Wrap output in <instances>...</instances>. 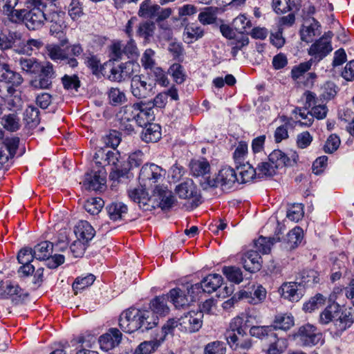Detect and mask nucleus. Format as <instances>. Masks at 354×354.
Listing matches in <instances>:
<instances>
[{
    "mask_svg": "<svg viewBox=\"0 0 354 354\" xmlns=\"http://www.w3.org/2000/svg\"><path fill=\"white\" fill-rule=\"evenodd\" d=\"M300 281H298L301 286H311L319 282V274L314 270H304L299 273Z\"/></svg>",
    "mask_w": 354,
    "mask_h": 354,
    "instance_id": "nucleus-49",
    "label": "nucleus"
},
{
    "mask_svg": "<svg viewBox=\"0 0 354 354\" xmlns=\"http://www.w3.org/2000/svg\"><path fill=\"white\" fill-rule=\"evenodd\" d=\"M19 3V0H0V12L13 24L21 13V9L16 8Z\"/></svg>",
    "mask_w": 354,
    "mask_h": 354,
    "instance_id": "nucleus-21",
    "label": "nucleus"
},
{
    "mask_svg": "<svg viewBox=\"0 0 354 354\" xmlns=\"http://www.w3.org/2000/svg\"><path fill=\"white\" fill-rule=\"evenodd\" d=\"M104 206V201L101 198H91L87 200L84 207L91 214H97Z\"/></svg>",
    "mask_w": 354,
    "mask_h": 354,
    "instance_id": "nucleus-53",
    "label": "nucleus"
},
{
    "mask_svg": "<svg viewBox=\"0 0 354 354\" xmlns=\"http://www.w3.org/2000/svg\"><path fill=\"white\" fill-rule=\"evenodd\" d=\"M318 28L317 23L308 26H304L300 31L301 39L307 43L311 42L316 35V30Z\"/></svg>",
    "mask_w": 354,
    "mask_h": 354,
    "instance_id": "nucleus-62",
    "label": "nucleus"
},
{
    "mask_svg": "<svg viewBox=\"0 0 354 354\" xmlns=\"http://www.w3.org/2000/svg\"><path fill=\"white\" fill-rule=\"evenodd\" d=\"M7 91L10 96L6 100V105L10 111H17L22 107V100L19 95L15 94V88L12 86H8Z\"/></svg>",
    "mask_w": 354,
    "mask_h": 354,
    "instance_id": "nucleus-46",
    "label": "nucleus"
},
{
    "mask_svg": "<svg viewBox=\"0 0 354 354\" xmlns=\"http://www.w3.org/2000/svg\"><path fill=\"white\" fill-rule=\"evenodd\" d=\"M106 209L110 219L114 221L122 220L128 211L127 206L122 202H113L106 206Z\"/></svg>",
    "mask_w": 354,
    "mask_h": 354,
    "instance_id": "nucleus-28",
    "label": "nucleus"
},
{
    "mask_svg": "<svg viewBox=\"0 0 354 354\" xmlns=\"http://www.w3.org/2000/svg\"><path fill=\"white\" fill-rule=\"evenodd\" d=\"M24 120L29 128H35L40 122L38 109L33 106H28L24 111Z\"/></svg>",
    "mask_w": 354,
    "mask_h": 354,
    "instance_id": "nucleus-43",
    "label": "nucleus"
},
{
    "mask_svg": "<svg viewBox=\"0 0 354 354\" xmlns=\"http://www.w3.org/2000/svg\"><path fill=\"white\" fill-rule=\"evenodd\" d=\"M183 35L186 41L192 43L193 40H197L204 35V30L198 25L191 24L185 26Z\"/></svg>",
    "mask_w": 354,
    "mask_h": 354,
    "instance_id": "nucleus-44",
    "label": "nucleus"
},
{
    "mask_svg": "<svg viewBox=\"0 0 354 354\" xmlns=\"http://www.w3.org/2000/svg\"><path fill=\"white\" fill-rule=\"evenodd\" d=\"M169 73L177 84H182L185 80L183 67L180 64H172L169 69Z\"/></svg>",
    "mask_w": 354,
    "mask_h": 354,
    "instance_id": "nucleus-64",
    "label": "nucleus"
},
{
    "mask_svg": "<svg viewBox=\"0 0 354 354\" xmlns=\"http://www.w3.org/2000/svg\"><path fill=\"white\" fill-rule=\"evenodd\" d=\"M340 313V306L337 303H333L326 307L319 315V323L328 324L330 322L337 319Z\"/></svg>",
    "mask_w": 354,
    "mask_h": 354,
    "instance_id": "nucleus-35",
    "label": "nucleus"
},
{
    "mask_svg": "<svg viewBox=\"0 0 354 354\" xmlns=\"http://www.w3.org/2000/svg\"><path fill=\"white\" fill-rule=\"evenodd\" d=\"M28 294L18 285L6 282L5 286L0 287V299H11L16 304L24 301Z\"/></svg>",
    "mask_w": 354,
    "mask_h": 354,
    "instance_id": "nucleus-17",
    "label": "nucleus"
},
{
    "mask_svg": "<svg viewBox=\"0 0 354 354\" xmlns=\"http://www.w3.org/2000/svg\"><path fill=\"white\" fill-rule=\"evenodd\" d=\"M238 180L235 171L230 167H224L215 178L208 180V185L210 187L221 186L223 189H230Z\"/></svg>",
    "mask_w": 354,
    "mask_h": 354,
    "instance_id": "nucleus-13",
    "label": "nucleus"
},
{
    "mask_svg": "<svg viewBox=\"0 0 354 354\" xmlns=\"http://www.w3.org/2000/svg\"><path fill=\"white\" fill-rule=\"evenodd\" d=\"M1 80L11 84L12 86H19L24 81L22 76L19 73L11 70L8 64L1 65Z\"/></svg>",
    "mask_w": 354,
    "mask_h": 354,
    "instance_id": "nucleus-29",
    "label": "nucleus"
},
{
    "mask_svg": "<svg viewBox=\"0 0 354 354\" xmlns=\"http://www.w3.org/2000/svg\"><path fill=\"white\" fill-rule=\"evenodd\" d=\"M109 103L113 106L124 103L126 100L124 93L118 88H111L108 93Z\"/></svg>",
    "mask_w": 354,
    "mask_h": 354,
    "instance_id": "nucleus-57",
    "label": "nucleus"
},
{
    "mask_svg": "<svg viewBox=\"0 0 354 354\" xmlns=\"http://www.w3.org/2000/svg\"><path fill=\"white\" fill-rule=\"evenodd\" d=\"M232 26L241 35H248L252 23L245 15H239L233 20Z\"/></svg>",
    "mask_w": 354,
    "mask_h": 354,
    "instance_id": "nucleus-48",
    "label": "nucleus"
},
{
    "mask_svg": "<svg viewBox=\"0 0 354 354\" xmlns=\"http://www.w3.org/2000/svg\"><path fill=\"white\" fill-rule=\"evenodd\" d=\"M153 197L157 201V205L162 209H169L176 202V198L171 191L163 185H156Z\"/></svg>",
    "mask_w": 354,
    "mask_h": 354,
    "instance_id": "nucleus-16",
    "label": "nucleus"
},
{
    "mask_svg": "<svg viewBox=\"0 0 354 354\" xmlns=\"http://www.w3.org/2000/svg\"><path fill=\"white\" fill-rule=\"evenodd\" d=\"M324 303V297L320 294H317L315 297H312L308 302L304 304L303 309L306 312L310 313L322 306Z\"/></svg>",
    "mask_w": 354,
    "mask_h": 354,
    "instance_id": "nucleus-63",
    "label": "nucleus"
},
{
    "mask_svg": "<svg viewBox=\"0 0 354 354\" xmlns=\"http://www.w3.org/2000/svg\"><path fill=\"white\" fill-rule=\"evenodd\" d=\"M129 196L145 211L151 210V208L154 207L153 205L150 204L151 199L149 197V194L142 187L129 190Z\"/></svg>",
    "mask_w": 354,
    "mask_h": 354,
    "instance_id": "nucleus-23",
    "label": "nucleus"
},
{
    "mask_svg": "<svg viewBox=\"0 0 354 354\" xmlns=\"http://www.w3.org/2000/svg\"><path fill=\"white\" fill-rule=\"evenodd\" d=\"M108 165L113 166L110 173V178L112 180H118L126 176L129 171L128 167L125 166L121 160L120 153L118 151L113 149L105 153V160Z\"/></svg>",
    "mask_w": 354,
    "mask_h": 354,
    "instance_id": "nucleus-11",
    "label": "nucleus"
},
{
    "mask_svg": "<svg viewBox=\"0 0 354 354\" xmlns=\"http://www.w3.org/2000/svg\"><path fill=\"white\" fill-rule=\"evenodd\" d=\"M160 346L158 340L142 342L136 349L135 354H151Z\"/></svg>",
    "mask_w": 354,
    "mask_h": 354,
    "instance_id": "nucleus-61",
    "label": "nucleus"
},
{
    "mask_svg": "<svg viewBox=\"0 0 354 354\" xmlns=\"http://www.w3.org/2000/svg\"><path fill=\"white\" fill-rule=\"evenodd\" d=\"M74 232L78 239L86 242L91 241L95 233L93 227L86 221H79L75 227Z\"/></svg>",
    "mask_w": 354,
    "mask_h": 354,
    "instance_id": "nucleus-31",
    "label": "nucleus"
},
{
    "mask_svg": "<svg viewBox=\"0 0 354 354\" xmlns=\"http://www.w3.org/2000/svg\"><path fill=\"white\" fill-rule=\"evenodd\" d=\"M294 339L302 346L312 347L322 339V333L312 324L300 326L293 335Z\"/></svg>",
    "mask_w": 354,
    "mask_h": 354,
    "instance_id": "nucleus-4",
    "label": "nucleus"
},
{
    "mask_svg": "<svg viewBox=\"0 0 354 354\" xmlns=\"http://www.w3.org/2000/svg\"><path fill=\"white\" fill-rule=\"evenodd\" d=\"M203 317L202 312L189 311L178 318L179 329L189 333L197 332L202 327Z\"/></svg>",
    "mask_w": 354,
    "mask_h": 354,
    "instance_id": "nucleus-9",
    "label": "nucleus"
},
{
    "mask_svg": "<svg viewBox=\"0 0 354 354\" xmlns=\"http://www.w3.org/2000/svg\"><path fill=\"white\" fill-rule=\"evenodd\" d=\"M266 297V290L262 286H258L254 292L243 290L239 292V299H245L251 304H258L261 303Z\"/></svg>",
    "mask_w": 354,
    "mask_h": 354,
    "instance_id": "nucleus-27",
    "label": "nucleus"
},
{
    "mask_svg": "<svg viewBox=\"0 0 354 354\" xmlns=\"http://www.w3.org/2000/svg\"><path fill=\"white\" fill-rule=\"evenodd\" d=\"M35 258L39 261L48 259L53 251V244L50 241H42L32 249Z\"/></svg>",
    "mask_w": 354,
    "mask_h": 354,
    "instance_id": "nucleus-36",
    "label": "nucleus"
},
{
    "mask_svg": "<svg viewBox=\"0 0 354 354\" xmlns=\"http://www.w3.org/2000/svg\"><path fill=\"white\" fill-rule=\"evenodd\" d=\"M191 286H187L186 290H183L180 288H174L169 291V297L171 301L174 304L176 308H184L188 306L190 301H194L197 293H188V289Z\"/></svg>",
    "mask_w": 354,
    "mask_h": 354,
    "instance_id": "nucleus-19",
    "label": "nucleus"
},
{
    "mask_svg": "<svg viewBox=\"0 0 354 354\" xmlns=\"http://www.w3.org/2000/svg\"><path fill=\"white\" fill-rule=\"evenodd\" d=\"M274 330L281 329L288 330L295 324L294 317L290 313H279L277 315L274 320Z\"/></svg>",
    "mask_w": 354,
    "mask_h": 354,
    "instance_id": "nucleus-38",
    "label": "nucleus"
},
{
    "mask_svg": "<svg viewBox=\"0 0 354 354\" xmlns=\"http://www.w3.org/2000/svg\"><path fill=\"white\" fill-rule=\"evenodd\" d=\"M158 324V318L147 310L129 308L120 316L119 326L125 333H131L138 330L147 331Z\"/></svg>",
    "mask_w": 354,
    "mask_h": 354,
    "instance_id": "nucleus-1",
    "label": "nucleus"
},
{
    "mask_svg": "<svg viewBox=\"0 0 354 354\" xmlns=\"http://www.w3.org/2000/svg\"><path fill=\"white\" fill-rule=\"evenodd\" d=\"M142 140L146 142H156L161 138L160 126L151 122L144 128L141 133Z\"/></svg>",
    "mask_w": 354,
    "mask_h": 354,
    "instance_id": "nucleus-32",
    "label": "nucleus"
},
{
    "mask_svg": "<svg viewBox=\"0 0 354 354\" xmlns=\"http://www.w3.org/2000/svg\"><path fill=\"white\" fill-rule=\"evenodd\" d=\"M3 127L10 131H16L20 127L19 118L15 113L6 115L2 118Z\"/></svg>",
    "mask_w": 354,
    "mask_h": 354,
    "instance_id": "nucleus-52",
    "label": "nucleus"
},
{
    "mask_svg": "<svg viewBox=\"0 0 354 354\" xmlns=\"http://www.w3.org/2000/svg\"><path fill=\"white\" fill-rule=\"evenodd\" d=\"M166 171L161 167L154 164H145L139 174V183L142 187H149L158 183L165 176Z\"/></svg>",
    "mask_w": 354,
    "mask_h": 354,
    "instance_id": "nucleus-6",
    "label": "nucleus"
},
{
    "mask_svg": "<svg viewBox=\"0 0 354 354\" xmlns=\"http://www.w3.org/2000/svg\"><path fill=\"white\" fill-rule=\"evenodd\" d=\"M280 241L281 239L279 236H277V238H267L261 236L254 241V248L256 249L255 251H257L259 254H268L270 252L271 246L275 242Z\"/></svg>",
    "mask_w": 354,
    "mask_h": 354,
    "instance_id": "nucleus-41",
    "label": "nucleus"
},
{
    "mask_svg": "<svg viewBox=\"0 0 354 354\" xmlns=\"http://www.w3.org/2000/svg\"><path fill=\"white\" fill-rule=\"evenodd\" d=\"M250 333L252 336L261 339L276 337L272 326H253L250 329Z\"/></svg>",
    "mask_w": 354,
    "mask_h": 354,
    "instance_id": "nucleus-40",
    "label": "nucleus"
},
{
    "mask_svg": "<svg viewBox=\"0 0 354 354\" xmlns=\"http://www.w3.org/2000/svg\"><path fill=\"white\" fill-rule=\"evenodd\" d=\"M86 65L92 70L93 74L98 75L100 73L106 76L108 68L111 66V62H106L104 65H101L100 61L95 56L88 57Z\"/></svg>",
    "mask_w": 354,
    "mask_h": 354,
    "instance_id": "nucleus-45",
    "label": "nucleus"
},
{
    "mask_svg": "<svg viewBox=\"0 0 354 354\" xmlns=\"http://www.w3.org/2000/svg\"><path fill=\"white\" fill-rule=\"evenodd\" d=\"M279 291L281 296L290 301H298L302 297V288L298 282L283 283Z\"/></svg>",
    "mask_w": 354,
    "mask_h": 354,
    "instance_id": "nucleus-24",
    "label": "nucleus"
},
{
    "mask_svg": "<svg viewBox=\"0 0 354 354\" xmlns=\"http://www.w3.org/2000/svg\"><path fill=\"white\" fill-rule=\"evenodd\" d=\"M25 7L15 24L23 23L29 30H40L48 20L46 3L43 0H26Z\"/></svg>",
    "mask_w": 354,
    "mask_h": 354,
    "instance_id": "nucleus-2",
    "label": "nucleus"
},
{
    "mask_svg": "<svg viewBox=\"0 0 354 354\" xmlns=\"http://www.w3.org/2000/svg\"><path fill=\"white\" fill-rule=\"evenodd\" d=\"M131 92L137 99H145L156 93V82L145 75H136L131 81Z\"/></svg>",
    "mask_w": 354,
    "mask_h": 354,
    "instance_id": "nucleus-3",
    "label": "nucleus"
},
{
    "mask_svg": "<svg viewBox=\"0 0 354 354\" xmlns=\"http://www.w3.org/2000/svg\"><path fill=\"white\" fill-rule=\"evenodd\" d=\"M158 5L153 3L150 0H146L140 4L138 14L145 19H153L158 15Z\"/></svg>",
    "mask_w": 354,
    "mask_h": 354,
    "instance_id": "nucleus-39",
    "label": "nucleus"
},
{
    "mask_svg": "<svg viewBox=\"0 0 354 354\" xmlns=\"http://www.w3.org/2000/svg\"><path fill=\"white\" fill-rule=\"evenodd\" d=\"M169 297L165 295L156 297L150 303L149 311L153 313V315L157 316H165L168 314L169 308L167 306V299Z\"/></svg>",
    "mask_w": 354,
    "mask_h": 354,
    "instance_id": "nucleus-30",
    "label": "nucleus"
},
{
    "mask_svg": "<svg viewBox=\"0 0 354 354\" xmlns=\"http://www.w3.org/2000/svg\"><path fill=\"white\" fill-rule=\"evenodd\" d=\"M121 339V332L118 328H112L109 330V332L100 337L99 342L103 350L109 351L118 346Z\"/></svg>",
    "mask_w": 354,
    "mask_h": 354,
    "instance_id": "nucleus-22",
    "label": "nucleus"
},
{
    "mask_svg": "<svg viewBox=\"0 0 354 354\" xmlns=\"http://www.w3.org/2000/svg\"><path fill=\"white\" fill-rule=\"evenodd\" d=\"M354 322V310L352 308L344 310L335 320V325L339 331H344Z\"/></svg>",
    "mask_w": 354,
    "mask_h": 354,
    "instance_id": "nucleus-37",
    "label": "nucleus"
},
{
    "mask_svg": "<svg viewBox=\"0 0 354 354\" xmlns=\"http://www.w3.org/2000/svg\"><path fill=\"white\" fill-rule=\"evenodd\" d=\"M139 68V65L133 62H127L120 64V70L123 75L124 80L127 79L132 80L133 76H136V72Z\"/></svg>",
    "mask_w": 354,
    "mask_h": 354,
    "instance_id": "nucleus-54",
    "label": "nucleus"
},
{
    "mask_svg": "<svg viewBox=\"0 0 354 354\" xmlns=\"http://www.w3.org/2000/svg\"><path fill=\"white\" fill-rule=\"evenodd\" d=\"M223 278L218 274H209L199 283L191 286L188 289V293H198L202 290L204 292L212 293L221 287Z\"/></svg>",
    "mask_w": 354,
    "mask_h": 354,
    "instance_id": "nucleus-12",
    "label": "nucleus"
},
{
    "mask_svg": "<svg viewBox=\"0 0 354 354\" xmlns=\"http://www.w3.org/2000/svg\"><path fill=\"white\" fill-rule=\"evenodd\" d=\"M270 344L267 349L268 354H281L285 351L288 347V340L286 338L278 337H269L268 339Z\"/></svg>",
    "mask_w": 354,
    "mask_h": 354,
    "instance_id": "nucleus-42",
    "label": "nucleus"
},
{
    "mask_svg": "<svg viewBox=\"0 0 354 354\" xmlns=\"http://www.w3.org/2000/svg\"><path fill=\"white\" fill-rule=\"evenodd\" d=\"M240 169L239 174L241 178V183H245L252 180L257 175V169H254L250 164L243 165L238 167Z\"/></svg>",
    "mask_w": 354,
    "mask_h": 354,
    "instance_id": "nucleus-60",
    "label": "nucleus"
},
{
    "mask_svg": "<svg viewBox=\"0 0 354 354\" xmlns=\"http://www.w3.org/2000/svg\"><path fill=\"white\" fill-rule=\"evenodd\" d=\"M299 158L296 151H290L285 153L281 150H274L268 156L269 161L277 169L283 167L292 166Z\"/></svg>",
    "mask_w": 354,
    "mask_h": 354,
    "instance_id": "nucleus-14",
    "label": "nucleus"
},
{
    "mask_svg": "<svg viewBox=\"0 0 354 354\" xmlns=\"http://www.w3.org/2000/svg\"><path fill=\"white\" fill-rule=\"evenodd\" d=\"M243 319L236 317L232 319L230 324V330L225 333V338L228 344L234 350L237 349V344L241 337H244L245 332L242 327Z\"/></svg>",
    "mask_w": 354,
    "mask_h": 354,
    "instance_id": "nucleus-15",
    "label": "nucleus"
},
{
    "mask_svg": "<svg viewBox=\"0 0 354 354\" xmlns=\"http://www.w3.org/2000/svg\"><path fill=\"white\" fill-rule=\"evenodd\" d=\"M198 19L203 25H211L216 22V8L212 7L205 8L198 16Z\"/></svg>",
    "mask_w": 354,
    "mask_h": 354,
    "instance_id": "nucleus-47",
    "label": "nucleus"
},
{
    "mask_svg": "<svg viewBox=\"0 0 354 354\" xmlns=\"http://www.w3.org/2000/svg\"><path fill=\"white\" fill-rule=\"evenodd\" d=\"M226 346L224 342L214 341L205 346L203 354H225Z\"/></svg>",
    "mask_w": 354,
    "mask_h": 354,
    "instance_id": "nucleus-56",
    "label": "nucleus"
},
{
    "mask_svg": "<svg viewBox=\"0 0 354 354\" xmlns=\"http://www.w3.org/2000/svg\"><path fill=\"white\" fill-rule=\"evenodd\" d=\"M48 56L53 61H65L66 64L71 68H75L78 66L76 58L68 57L65 49H62L57 45H49L46 47Z\"/></svg>",
    "mask_w": 354,
    "mask_h": 354,
    "instance_id": "nucleus-20",
    "label": "nucleus"
},
{
    "mask_svg": "<svg viewBox=\"0 0 354 354\" xmlns=\"http://www.w3.org/2000/svg\"><path fill=\"white\" fill-rule=\"evenodd\" d=\"M156 29L155 24L152 21H145L139 24L137 34L145 39L153 36Z\"/></svg>",
    "mask_w": 354,
    "mask_h": 354,
    "instance_id": "nucleus-58",
    "label": "nucleus"
},
{
    "mask_svg": "<svg viewBox=\"0 0 354 354\" xmlns=\"http://www.w3.org/2000/svg\"><path fill=\"white\" fill-rule=\"evenodd\" d=\"M68 14L73 20H77L84 15L83 1L71 0L68 7Z\"/></svg>",
    "mask_w": 354,
    "mask_h": 354,
    "instance_id": "nucleus-51",
    "label": "nucleus"
},
{
    "mask_svg": "<svg viewBox=\"0 0 354 354\" xmlns=\"http://www.w3.org/2000/svg\"><path fill=\"white\" fill-rule=\"evenodd\" d=\"M303 239V230L300 227H295L290 230L283 239V247L287 250H292L301 243Z\"/></svg>",
    "mask_w": 354,
    "mask_h": 354,
    "instance_id": "nucleus-33",
    "label": "nucleus"
},
{
    "mask_svg": "<svg viewBox=\"0 0 354 354\" xmlns=\"http://www.w3.org/2000/svg\"><path fill=\"white\" fill-rule=\"evenodd\" d=\"M143 105L145 104L141 101L133 105H127L120 108L116 114V118L119 121L121 130L126 131L127 133L133 131L136 111Z\"/></svg>",
    "mask_w": 354,
    "mask_h": 354,
    "instance_id": "nucleus-5",
    "label": "nucleus"
},
{
    "mask_svg": "<svg viewBox=\"0 0 354 354\" xmlns=\"http://www.w3.org/2000/svg\"><path fill=\"white\" fill-rule=\"evenodd\" d=\"M176 192L180 198L190 200V207L196 208L201 203V196L192 179H187L176 187Z\"/></svg>",
    "mask_w": 354,
    "mask_h": 354,
    "instance_id": "nucleus-7",
    "label": "nucleus"
},
{
    "mask_svg": "<svg viewBox=\"0 0 354 354\" xmlns=\"http://www.w3.org/2000/svg\"><path fill=\"white\" fill-rule=\"evenodd\" d=\"M333 33L331 31L326 32L321 38L313 44L309 50L308 54L314 57L315 59L319 62L326 57L332 50L331 39Z\"/></svg>",
    "mask_w": 354,
    "mask_h": 354,
    "instance_id": "nucleus-8",
    "label": "nucleus"
},
{
    "mask_svg": "<svg viewBox=\"0 0 354 354\" xmlns=\"http://www.w3.org/2000/svg\"><path fill=\"white\" fill-rule=\"evenodd\" d=\"M95 280V277L92 274H89L84 277H77L73 283V289L75 294L77 295L79 290H82L91 286Z\"/></svg>",
    "mask_w": 354,
    "mask_h": 354,
    "instance_id": "nucleus-50",
    "label": "nucleus"
},
{
    "mask_svg": "<svg viewBox=\"0 0 354 354\" xmlns=\"http://www.w3.org/2000/svg\"><path fill=\"white\" fill-rule=\"evenodd\" d=\"M106 175L104 169L88 173L85 176L83 185L86 189L100 191L106 183Z\"/></svg>",
    "mask_w": 354,
    "mask_h": 354,
    "instance_id": "nucleus-18",
    "label": "nucleus"
},
{
    "mask_svg": "<svg viewBox=\"0 0 354 354\" xmlns=\"http://www.w3.org/2000/svg\"><path fill=\"white\" fill-rule=\"evenodd\" d=\"M38 75L30 82V86L35 89H49L55 77L53 65L47 62L41 67Z\"/></svg>",
    "mask_w": 354,
    "mask_h": 354,
    "instance_id": "nucleus-10",
    "label": "nucleus"
},
{
    "mask_svg": "<svg viewBox=\"0 0 354 354\" xmlns=\"http://www.w3.org/2000/svg\"><path fill=\"white\" fill-rule=\"evenodd\" d=\"M145 104L140 107L136 111L135 123L139 127L145 128L155 119L154 111L148 105L146 104L145 102L142 101Z\"/></svg>",
    "mask_w": 354,
    "mask_h": 354,
    "instance_id": "nucleus-26",
    "label": "nucleus"
},
{
    "mask_svg": "<svg viewBox=\"0 0 354 354\" xmlns=\"http://www.w3.org/2000/svg\"><path fill=\"white\" fill-rule=\"evenodd\" d=\"M17 62L21 70L29 75H36L39 73L41 67L43 66L33 57H21Z\"/></svg>",
    "mask_w": 354,
    "mask_h": 354,
    "instance_id": "nucleus-34",
    "label": "nucleus"
},
{
    "mask_svg": "<svg viewBox=\"0 0 354 354\" xmlns=\"http://www.w3.org/2000/svg\"><path fill=\"white\" fill-rule=\"evenodd\" d=\"M223 272L229 281L240 283L243 281V274L240 268L235 267H225Z\"/></svg>",
    "mask_w": 354,
    "mask_h": 354,
    "instance_id": "nucleus-59",
    "label": "nucleus"
},
{
    "mask_svg": "<svg viewBox=\"0 0 354 354\" xmlns=\"http://www.w3.org/2000/svg\"><path fill=\"white\" fill-rule=\"evenodd\" d=\"M242 263L247 271L255 272L261 268V257L257 251L250 250L242 258Z\"/></svg>",
    "mask_w": 354,
    "mask_h": 354,
    "instance_id": "nucleus-25",
    "label": "nucleus"
},
{
    "mask_svg": "<svg viewBox=\"0 0 354 354\" xmlns=\"http://www.w3.org/2000/svg\"><path fill=\"white\" fill-rule=\"evenodd\" d=\"M210 166L205 160H196L191 163V171L194 176H200L207 174L209 171Z\"/></svg>",
    "mask_w": 354,
    "mask_h": 354,
    "instance_id": "nucleus-55",
    "label": "nucleus"
}]
</instances>
